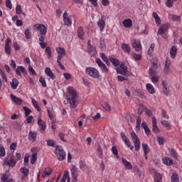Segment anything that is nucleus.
Instances as JSON below:
<instances>
[{
    "instance_id": "obj_1",
    "label": "nucleus",
    "mask_w": 182,
    "mask_h": 182,
    "mask_svg": "<svg viewBox=\"0 0 182 182\" xmlns=\"http://www.w3.org/2000/svg\"><path fill=\"white\" fill-rule=\"evenodd\" d=\"M67 102L69 103L71 110L77 112V109H76L77 105H79V95H77V92L73 87H68L67 88Z\"/></svg>"
},
{
    "instance_id": "obj_2",
    "label": "nucleus",
    "mask_w": 182,
    "mask_h": 182,
    "mask_svg": "<svg viewBox=\"0 0 182 182\" xmlns=\"http://www.w3.org/2000/svg\"><path fill=\"white\" fill-rule=\"evenodd\" d=\"M85 74L88 75V76H90V77H92L93 79H99L100 76V73H99V70H97V69L93 67L86 68Z\"/></svg>"
},
{
    "instance_id": "obj_3",
    "label": "nucleus",
    "mask_w": 182,
    "mask_h": 182,
    "mask_svg": "<svg viewBox=\"0 0 182 182\" xmlns=\"http://www.w3.org/2000/svg\"><path fill=\"white\" fill-rule=\"evenodd\" d=\"M55 154L59 161H63L66 159V152L63 149V147L57 146L55 149Z\"/></svg>"
},
{
    "instance_id": "obj_4",
    "label": "nucleus",
    "mask_w": 182,
    "mask_h": 182,
    "mask_svg": "<svg viewBox=\"0 0 182 182\" xmlns=\"http://www.w3.org/2000/svg\"><path fill=\"white\" fill-rule=\"evenodd\" d=\"M131 137H132V141L134 143L135 151H139L140 147H141L140 138H139V136H137L136 134V132H132L131 133Z\"/></svg>"
},
{
    "instance_id": "obj_5",
    "label": "nucleus",
    "mask_w": 182,
    "mask_h": 182,
    "mask_svg": "<svg viewBox=\"0 0 182 182\" xmlns=\"http://www.w3.org/2000/svg\"><path fill=\"white\" fill-rule=\"evenodd\" d=\"M117 72L119 75H122V76H126L127 77H129L132 75V73L127 70V66L124 64H121L119 68H117Z\"/></svg>"
},
{
    "instance_id": "obj_6",
    "label": "nucleus",
    "mask_w": 182,
    "mask_h": 182,
    "mask_svg": "<svg viewBox=\"0 0 182 182\" xmlns=\"http://www.w3.org/2000/svg\"><path fill=\"white\" fill-rule=\"evenodd\" d=\"M34 29H36L38 32H39L40 35H46V33L48 32V28L43 24H35L33 26Z\"/></svg>"
},
{
    "instance_id": "obj_7",
    "label": "nucleus",
    "mask_w": 182,
    "mask_h": 182,
    "mask_svg": "<svg viewBox=\"0 0 182 182\" xmlns=\"http://www.w3.org/2000/svg\"><path fill=\"white\" fill-rule=\"evenodd\" d=\"M120 136H121L122 139L124 141L126 147H128V149H130V150H133L134 149V146H132L130 139H129V138H127V136H126V134H124V132H121Z\"/></svg>"
},
{
    "instance_id": "obj_8",
    "label": "nucleus",
    "mask_w": 182,
    "mask_h": 182,
    "mask_svg": "<svg viewBox=\"0 0 182 182\" xmlns=\"http://www.w3.org/2000/svg\"><path fill=\"white\" fill-rule=\"evenodd\" d=\"M70 173L73 176L72 182H77V177H79V169L75 165L71 166Z\"/></svg>"
},
{
    "instance_id": "obj_9",
    "label": "nucleus",
    "mask_w": 182,
    "mask_h": 182,
    "mask_svg": "<svg viewBox=\"0 0 182 182\" xmlns=\"http://www.w3.org/2000/svg\"><path fill=\"white\" fill-rule=\"evenodd\" d=\"M95 62L104 73H107V72H109V69L106 66V64L103 61H102L100 58H96Z\"/></svg>"
},
{
    "instance_id": "obj_10",
    "label": "nucleus",
    "mask_w": 182,
    "mask_h": 182,
    "mask_svg": "<svg viewBox=\"0 0 182 182\" xmlns=\"http://www.w3.org/2000/svg\"><path fill=\"white\" fill-rule=\"evenodd\" d=\"M37 150H38V149H36V147H33L31 149V152L33 153L31 155V164H35V163H36V160L38 159Z\"/></svg>"
},
{
    "instance_id": "obj_11",
    "label": "nucleus",
    "mask_w": 182,
    "mask_h": 182,
    "mask_svg": "<svg viewBox=\"0 0 182 182\" xmlns=\"http://www.w3.org/2000/svg\"><path fill=\"white\" fill-rule=\"evenodd\" d=\"M63 22L65 25L67 26H69V25H72V18L68 15V12L65 11L63 14Z\"/></svg>"
},
{
    "instance_id": "obj_12",
    "label": "nucleus",
    "mask_w": 182,
    "mask_h": 182,
    "mask_svg": "<svg viewBox=\"0 0 182 182\" xmlns=\"http://www.w3.org/2000/svg\"><path fill=\"white\" fill-rule=\"evenodd\" d=\"M168 28H170V24H162L158 29V33L159 35H163L166 33V32L168 31Z\"/></svg>"
},
{
    "instance_id": "obj_13",
    "label": "nucleus",
    "mask_w": 182,
    "mask_h": 182,
    "mask_svg": "<svg viewBox=\"0 0 182 182\" xmlns=\"http://www.w3.org/2000/svg\"><path fill=\"white\" fill-rule=\"evenodd\" d=\"M105 17L102 16L97 22V25L101 32H103V31H105V28H106V21H105Z\"/></svg>"
},
{
    "instance_id": "obj_14",
    "label": "nucleus",
    "mask_w": 182,
    "mask_h": 182,
    "mask_svg": "<svg viewBox=\"0 0 182 182\" xmlns=\"http://www.w3.org/2000/svg\"><path fill=\"white\" fill-rule=\"evenodd\" d=\"M16 160L14 159V156H11L9 161H8V159H5L4 164L9 167H14L16 164Z\"/></svg>"
},
{
    "instance_id": "obj_15",
    "label": "nucleus",
    "mask_w": 182,
    "mask_h": 182,
    "mask_svg": "<svg viewBox=\"0 0 182 182\" xmlns=\"http://www.w3.org/2000/svg\"><path fill=\"white\" fill-rule=\"evenodd\" d=\"M38 124L39 126V129L41 133H43L45 130H46V123L42 120V119H38Z\"/></svg>"
},
{
    "instance_id": "obj_16",
    "label": "nucleus",
    "mask_w": 182,
    "mask_h": 182,
    "mask_svg": "<svg viewBox=\"0 0 182 182\" xmlns=\"http://www.w3.org/2000/svg\"><path fill=\"white\" fill-rule=\"evenodd\" d=\"M45 73L46 76H48V77H50V79H52V80H55V79H56V76L55 75V74H53V72H52L50 68H46Z\"/></svg>"
},
{
    "instance_id": "obj_17",
    "label": "nucleus",
    "mask_w": 182,
    "mask_h": 182,
    "mask_svg": "<svg viewBox=\"0 0 182 182\" xmlns=\"http://www.w3.org/2000/svg\"><path fill=\"white\" fill-rule=\"evenodd\" d=\"M132 46L136 52H140V50H141V43L137 40H134Z\"/></svg>"
},
{
    "instance_id": "obj_18",
    "label": "nucleus",
    "mask_w": 182,
    "mask_h": 182,
    "mask_svg": "<svg viewBox=\"0 0 182 182\" xmlns=\"http://www.w3.org/2000/svg\"><path fill=\"white\" fill-rule=\"evenodd\" d=\"M38 41H39V45L41 49H45V48L48 46V43H45V35H41L38 38Z\"/></svg>"
},
{
    "instance_id": "obj_19",
    "label": "nucleus",
    "mask_w": 182,
    "mask_h": 182,
    "mask_svg": "<svg viewBox=\"0 0 182 182\" xmlns=\"http://www.w3.org/2000/svg\"><path fill=\"white\" fill-rule=\"evenodd\" d=\"M36 136H38L36 132L30 131L28 133V140H30V141L32 143H35V141H36Z\"/></svg>"
},
{
    "instance_id": "obj_20",
    "label": "nucleus",
    "mask_w": 182,
    "mask_h": 182,
    "mask_svg": "<svg viewBox=\"0 0 182 182\" xmlns=\"http://www.w3.org/2000/svg\"><path fill=\"white\" fill-rule=\"evenodd\" d=\"M152 124L154 133H160V129L159 127H157V119H156L155 117H152Z\"/></svg>"
},
{
    "instance_id": "obj_21",
    "label": "nucleus",
    "mask_w": 182,
    "mask_h": 182,
    "mask_svg": "<svg viewBox=\"0 0 182 182\" xmlns=\"http://www.w3.org/2000/svg\"><path fill=\"white\" fill-rule=\"evenodd\" d=\"M162 87H163V93L165 96H168L170 92H168V87H167V82L166 80H163L161 82Z\"/></svg>"
},
{
    "instance_id": "obj_22",
    "label": "nucleus",
    "mask_w": 182,
    "mask_h": 182,
    "mask_svg": "<svg viewBox=\"0 0 182 182\" xmlns=\"http://www.w3.org/2000/svg\"><path fill=\"white\" fill-rule=\"evenodd\" d=\"M25 75L26 73V69L23 66H18L17 68L16 69V73L18 75V76H22V74Z\"/></svg>"
},
{
    "instance_id": "obj_23",
    "label": "nucleus",
    "mask_w": 182,
    "mask_h": 182,
    "mask_svg": "<svg viewBox=\"0 0 182 182\" xmlns=\"http://www.w3.org/2000/svg\"><path fill=\"white\" fill-rule=\"evenodd\" d=\"M10 85L14 90H16V89H18V86H19V81L16 78H13L12 82H10Z\"/></svg>"
},
{
    "instance_id": "obj_24",
    "label": "nucleus",
    "mask_w": 182,
    "mask_h": 182,
    "mask_svg": "<svg viewBox=\"0 0 182 182\" xmlns=\"http://www.w3.org/2000/svg\"><path fill=\"white\" fill-rule=\"evenodd\" d=\"M70 182V176H69V171H65L63 178L60 180V182Z\"/></svg>"
},
{
    "instance_id": "obj_25",
    "label": "nucleus",
    "mask_w": 182,
    "mask_h": 182,
    "mask_svg": "<svg viewBox=\"0 0 182 182\" xmlns=\"http://www.w3.org/2000/svg\"><path fill=\"white\" fill-rule=\"evenodd\" d=\"M162 162L165 166H173V159L170 157H164L162 159Z\"/></svg>"
},
{
    "instance_id": "obj_26",
    "label": "nucleus",
    "mask_w": 182,
    "mask_h": 182,
    "mask_svg": "<svg viewBox=\"0 0 182 182\" xmlns=\"http://www.w3.org/2000/svg\"><path fill=\"white\" fill-rule=\"evenodd\" d=\"M100 56L102 59L103 62L106 63L107 66H110V61H109V58H107V56H106V54H105V53H100Z\"/></svg>"
},
{
    "instance_id": "obj_27",
    "label": "nucleus",
    "mask_w": 182,
    "mask_h": 182,
    "mask_svg": "<svg viewBox=\"0 0 182 182\" xmlns=\"http://www.w3.org/2000/svg\"><path fill=\"white\" fill-rule=\"evenodd\" d=\"M122 163L126 168V170H132L133 168V165L129 161L122 159Z\"/></svg>"
},
{
    "instance_id": "obj_28",
    "label": "nucleus",
    "mask_w": 182,
    "mask_h": 182,
    "mask_svg": "<svg viewBox=\"0 0 182 182\" xmlns=\"http://www.w3.org/2000/svg\"><path fill=\"white\" fill-rule=\"evenodd\" d=\"M11 99L12 102H14L16 105H22V99L17 97L16 96H15L12 94L11 95Z\"/></svg>"
},
{
    "instance_id": "obj_29",
    "label": "nucleus",
    "mask_w": 182,
    "mask_h": 182,
    "mask_svg": "<svg viewBox=\"0 0 182 182\" xmlns=\"http://www.w3.org/2000/svg\"><path fill=\"white\" fill-rule=\"evenodd\" d=\"M109 61L115 68H117V66H120V61H119V59L113 57H109Z\"/></svg>"
},
{
    "instance_id": "obj_30",
    "label": "nucleus",
    "mask_w": 182,
    "mask_h": 182,
    "mask_svg": "<svg viewBox=\"0 0 182 182\" xmlns=\"http://www.w3.org/2000/svg\"><path fill=\"white\" fill-rule=\"evenodd\" d=\"M121 48H122V50H124V52H125V53H130L131 48H130V46H129V44L122 43L121 46Z\"/></svg>"
},
{
    "instance_id": "obj_31",
    "label": "nucleus",
    "mask_w": 182,
    "mask_h": 182,
    "mask_svg": "<svg viewBox=\"0 0 182 182\" xmlns=\"http://www.w3.org/2000/svg\"><path fill=\"white\" fill-rule=\"evenodd\" d=\"M146 87L149 93H150L151 95H154V93H156V90L154 89V87L151 84H146Z\"/></svg>"
},
{
    "instance_id": "obj_32",
    "label": "nucleus",
    "mask_w": 182,
    "mask_h": 182,
    "mask_svg": "<svg viewBox=\"0 0 182 182\" xmlns=\"http://www.w3.org/2000/svg\"><path fill=\"white\" fill-rule=\"evenodd\" d=\"M63 56H65V55L58 54V57H57V63H58L60 69H61V70H65V66H63V65H62V63L60 62V60Z\"/></svg>"
},
{
    "instance_id": "obj_33",
    "label": "nucleus",
    "mask_w": 182,
    "mask_h": 182,
    "mask_svg": "<svg viewBox=\"0 0 182 182\" xmlns=\"http://www.w3.org/2000/svg\"><path fill=\"white\" fill-rule=\"evenodd\" d=\"M152 16H154V19H155V22L157 25V26H159V25H161V19L160 18V16H159V14H157V13L154 12L152 14Z\"/></svg>"
},
{
    "instance_id": "obj_34",
    "label": "nucleus",
    "mask_w": 182,
    "mask_h": 182,
    "mask_svg": "<svg viewBox=\"0 0 182 182\" xmlns=\"http://www.w3.org/2000/svg\"><path fill=\"white\" fill-rule=\"evenodd\" d=\"M170 55L172 59H174V58H176V56L177 55V48L175 46H173L171 47L170 50Z\"/></svg>"
},
{
    "instance_id": "obj_35",
    "label": "nucleus",
    "mask_w": 182,
    "mask_h": 182,
    "mask_svg": "<svg viewBox=\"0 0 182 182\" xmlns=\"http://www.w3.org/2000/svg\"><path fill=\"white\" fill-rule=\"evenodd\" d=\"M161 124L166 127L168 130H171V124L167 120L162 119L161 120Z\"/></svg>"
},
{
    "instance_id": "obj_36",
    "label": "nucleus",
    "mask_w": 182,
    "mask_h": 182,
    "mask_svg": "<svg viewBox=\"0 0 182 182\" xmlns=\"http://www.w3.org/2000/svg\"><path fill=\"white\" fill-rule=\"evenodd\" d=\"M124 28H131V26L133 25V22L132 21V19H125L122 22Z\"/></svg>"
},
{
    "instance_id": "obj_37",
    "label": "nucleus",
    "mask_w": 182,
    "mask_h": 182,
    "mask_svg": "<svg viewBox=\"0 0 182 182\" xmlns=\"http://www.w3.org/2000/svg\"><path fill=\"white\" fill-rule=\"evenodd\" d=\"M51 174H52V169L50 168H46L42 174V177L43 178H45L46 176H50Z\"/></svg>"
},
{
    "instance_id": "obj_38",
    "label": "nucleus",
    "mask_w": 182,
    "mask_h": 182,
    "mask_svg": "<svg viewBox=\"0 0 182 182\" xmlns=\"http://www.w3.org/2000/svg\"><path fill=\"white\" fill-rule=\"evenodd\" d=\"M142 149L144 151V154H149L150 153V147H149V145L146 143L142 144Z\"/></svg>"
},
{
    "instance_id": "obj_39",
    "label": "nucleus",
    "mask_w": 182,
    "mask_h": 182,
    "mask_svg": "<svg viewBox=\"0 0 182 182\" xmlns=\"http://www.w3.org/2000/svg\"><path fill=\"white\" fill-rule=\"evenodd\" d=\"M77 35L80 39H83V36L85 35V31H83V27L80 26L77 28Z\"/></svg>"
},
{
    "instance_id": "obj_40",
    "label": "nucleus",
    "mask_w": 182,
    "mask_h": 182,
    "mask_svg": "<svg viewBox=\"0 0 182 182\" xmlns=\"http://www.w3.org/2000/svg\"><path fill=\"white\" fill-rule=\"evenodd\" d=\"M31 103L35 109L38 110V112H41V107L39 106V103L34 99L31 100Z\"/></svg>"
},
{
    "instance_id": "obj_41",
    "label": "nucleus",
    "mask_w": 182,
    "mask_h": 182,
    "mask_svg": "<svg viewBox=\"0 0 182 182\" xmlns=\"http://www.w3.org/2000/svg\"><path fill=\"white\" fill-rule=\"evenodd\" d=\"M88 53H90V55H96V48L92 45H88V49H87Z\"/></svg>"
},
{
    "instance_id": "obj_42",
    "label": "nucleus",
    "mask_w": 182,
    "mask_h": 182,
    "mask_svg": "<svg viewBox=\"0 0 182 182\" xmlns=\"http://www.w3.org/2000/svg\"><path fill=\"white\" fill-rule=\"evenodd\" d=\"M21 173L23 174V177H28L29 174V169L26 168V167L21 168L20 169Z\"/></svg>"
},
{
    "instance_id": "obj_43",
    "label": "nucleus",
    "mask_w": 182,
    "mask_h": 182,
    "mask_svg": "<svg viewBox=\"0 0 182 182\" xmlns=\"http://www.w3.org/2000/svg\"><path fill=\"white\" fill-rule=\"evenodd\" d=\"M171 182H180V179L178 178V174L177 173H175L172 175L171 178Z\"/></svg>"
},
{
    "instance_id": "obj_44",
    "label": "nucleus",
    "mask_w": 182,
    "mask_h": 182,
    "mask_svg": "<svg viewBox=\"0 0 182 182\" xmlns=\"http://www.w3.org/2000/svg\"><path fill=\"white\" fill-rule=\"evenodd\" d=\"M163 181V176L158 173L156 174V177L154 178V182H161Z\"/></svg>"
},
{
    "instance_id": "obj_45",
    "label": "nucleus",
    "mask_w": 182,
    "mask_h": 182,
    "mask_svg": "<svg viewBox=\"0 0 182 182\" xmlns=\"http://www.w3.org/2000/svg\"><path fill=\"white\" fill-rule=\"evenodd\" d=\"M58 55H62L65 56L66 55V51L65 50L64 48L60 47L59 48H57Z\"/></svg>"
},
{
    "instance_id": "obj_46",
    "label": "nucleus",
    "mask_w": 182,
    "mask_h": 182,
    "mask_svg": "<svg viewBox=\"0 0 182 182\" xmlns=\"http://www.w3.org/2000/svg\"><path fill=\"white\" fill-rule=\"evenodd\" d=\"M23 109L24 110L26 117H28L32 113V110L27 107H23Z\"/></svg>"
},
{
    "instance_id": "obj_47",
    "label": "nucleus",
    "mask_w": 182,
    "mask_h": 182,
    "mask_svg": "<svg viewBox=\"0 0 182 182\" xmlns=\"http://www.w3.org/2000/svg\"><path fill=\"white\" fill-rule=\"evenodd\" d=\"M24 35L26 39H31V36H32V34L31 33V30L29 28H27L24 31Z\"/></svg>"
},
{
    "instance_id": "obj_48",
    "label": "nucleus",
    "mask_w": 182,
    "mask_h": 182,
    "mask_svg": "<svg viewBox=\"0 0 182 182\" xmlns=\"http://www.w3.org/2000/svg\"><path fill=\"white\" fill-rule=\"evenodd\" d=\"M154 48H156V44H151L149 49L148 50V55H151L153 52H154Z\"/></svg>"
},
{
    "instance_id": "obj_49",
    "label": "nucleus",
    "mask_w": 182,
    "mask_h": 182,
    "mask_svg": "<svg viewBox=\"0 0 182 182\" xmlns=\"http://www.w3.org/2000/svg\"><path fill=\"white\" fill-rule=\"evenodd\" d=\"M0 76L3 79L4 82H5V83L8 82V79L6 78L5 73L1 69H0Z\"/></svg>"
},
{
    "instance_id": "obj_50",
    "label": "nucleus",
    "mask_w": 182,
    "mask_h": 182,
    "mask_svg": "<svg viewBox=\"0 0 182 182\" xmlns=\"http://www.w3.org/2000/svg\"><path fill=\"white\" fill-rule=\"evenodd\" d=\"M46 53L48 54V58H50L52 56V50L50 49V47L47 46L46 47Z\"/></svg>"
},
{
    "instance_id": "obj_51",
    "label": "nucleus",
    "mask_w": 182,
    "mask_h": 182,
    "mask_svg": "<svg viewBox=\"0 0 182 182\" xmlns=\"http://www.w3.org/2000/svg\"><path fill=\"white\" fill-rule=\"evenodd\" d=\"M102 107L105 109L107 112H110L112 110V108H110V105L107 102H104L102 104Z\"/></svg>"
},
{
    "instance_id": "obj_52",
    "label": "nucleus",
    "mask_w": 182,
    "mask_h": 182,
    "mask_svg": "<svg viewBox=\"0 0 182 182\" xmlns=\"http://www.w3.org/2000/svg\"><path fill=\"white\" fill-rule=\"evenodd\" d=\"M141 124V117H138L136 118V129H137V130H140Z\"/></svg>"
},
{
    "instance_id": "obj_53",
    "label": "nucleus",
    "mask_w": 182,
    "mask_h": 182,
    "mask_svg": "<svg viewBox=\"0 0 182 182\" xmlns=\"http://www.w3.org/2000/svg\"><path fill=\"white\" fill-rule=\"evenodd\" d=\"M14 128L16 130H21L22 129V124L20 122H15L14 124Z\"/></svg>"
},
{
    "instance_id": "obj_54",
    "label": "nucleus",
    "mask_w": 182,
    "mask_h": 182,
    "mask_svg": "<svg viewBox=\"0 0 182 182\" xmlns=\"http://www.w3.org/2000/svg\"><path fill=\"white\" fill-rule=\"evenodd\" d=\"M169 153H170V154H171V156L173 157V159L177 160V152L174 150V149H169Z\"/></svg>"
},
{
    "instance_id": "obj_55",
    "label": "nucleus",
    "mask_w": 182,
    "mask_h": 182,
    "mask_svg": "<svg viewBox=\"0 0 182 182\" xmlns=\"http://www.w3.org/2000/svg\"><path fill=\"white\" fill-rule=\"evenodd\" d=\"M5 154H6L5 148H4L2 146H0V157H5Z\"/></svg>"
},
{
    "instance_id": "obj_56",
    "label": "nucleus",
    "mask_w": 182,
    "mask_h": 182,
    "mask_svg": "<svg viewBox=\"0 0 182 182\" xmlns=\"http://www.w3.org/2000/svg\"><path fill=\"white\" fill-rule=\"evenodd\" d=\"M16 14L17 15H21V14H22V7L21 6V5H17L16 7Z\"/></svg>"
},
{
    "instance_id": "obj_57",
    "label": "nucleus",
    "mask_w": 182,
    "mask_h": 182,
    "mask_svg": "<svg viewBox=\"0 0 182 182\" xmlns=\"http://www.w3.org/2000/svg\"><path fill=\"white\" fill-rule=\"evenodd\" d=\"M156 140L160 146L164 144V138L163 136H157Z\"/></svg>"
},
{
    "instance_id": "obj_58",
    "label": "nucleus",
    "mask_w": 182,
    "mask_h": 182,
    "mask_svg": "<svg viewBox=\"0 0 182 182\" xmlns=\"http://www.w3.org/2000/svg\"><path fill=\"white\" fill-rule=\"evenodd\" d=\"M143 112H144V106L141 104H140L139 105V108H138V114H141V113H143Z\"/></svg>"
},
{
    "instance_id": "obj_59",
    "label": "nucleus",
    "mask_w": 182,
    "mask_h": 182,
    "mask_svg": "<svg viewBox=\"0 0 182 182\" xmlns=\"http://www.w3.org/2000/svg\"><path fill=\"white\" fill-rule=\"evenodd\" d=\"M39 82H40V83H41V85L43 87H47L46 80H45V78L41 77L40 79H39Z\"/></svg>"
},
{
    "instance_id": "obj_60",
    "label": "nucleus",
    "mask_w": 182,
    "mask_h": 182,
    "mask_svg": "<svg viewBox=\"0 0 182 182\" xmlns=\"http://www.w3.org/2000/svg\"><path fill=\"white\" fill-rule=\"evenodd\" d=\"M47 146L50 147H55V141L52 139L47 140Z\"/></svg>"
},
{
    "instance_id": "obj_61",
    "label": "nucleus",
    "mask_w": 182,
    "mask_h": 182,
    "mask_svg": "<svg viewBox=\"0 0 182 182\" xmlns=\"http://www.w3.org/2000/svg\"><path fill=\"white\" fill-rule=\"evenodd\" d=\"M4 51L7 55H11V46H5Z\"/></svg>"
},
{
    "instance_id": "obj_62",
    "label": "nucleus",
    "mask_w": 182,
    "mask_h": 182,
    "mask_svg": "<svg viewBox=\"0 0 182 182\" xmlns=\"http://www.w3.org/2000/svg\"><path fill=\"white\" fill-rule=\"evenodd\" d=\"M173 2H174L173 0H167L166 2V6H167L168 8H172Z\"/></svg>"
},
{
    "instance_id": "obj_63",
    "label": "nucleus",
    "mask_w": 182,
    "mask_h": 182,
    "mask_svg": "<svg viewBox=\"0 0 182 182\" xmlns=\"http://www.w3.org/2000/svg\"><path fill=\"white\" fill-rule=\"evenodd\" d=\"M47 112L49 119L53 120V112H52V110L50 109H47Z\"/></svg>"
},
{
    "instance_id": "obj_64",
    "label": "nucleus",
    "mask_w": 182,
    "mask_h": 182,
    "mask_svg": "<svg viewBox=\"0 0 182 182\" xmlns=\"http://www.w3.org/2000/svg\"><path fill=\"white\" fill-rule=\"evenodd\" d=\"M149 75L151 76H156V70L154 68H149Z\"/></svg>"
}]
</instances>
